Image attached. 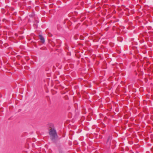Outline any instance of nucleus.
Here are the masks:
<instances>
[{"label":"nucleus","instance_id":"obj_1","mask_svg":"<svg viewBox=\"0 0 153 153\" xmlns=\"http://www.w3.org/2000/svg\"><path fill=\"white\" fill-rule=\"evenodd\" d=\"M49 133L51 140L56 144L57 143L56 139L58 138V136L56 130L54 128L50 130Z\"/></svg>","mask_w":153,"mask_h":153},{"label":"nucleus","instance_id":"obj_2","mask_svg":"<svg viewBox=\"0 0 153 153\" xmlns=\"http://www.w3.org/2000/svg\"><path fill=\"white\" fill-rule=\"evenodd\" d=\"M112 139V137L111 135H110L107 137L106 141V144L110 147L111 144V140Z\"/></svg>","mask_w":153,"mask_h":153},{"label":"nucleus","instance_id":"obj_3","mask_svg":"<svg viewBox=\"0 0 153 153\" xmlns=\"http://www.w3.org/2000/svg\"><path fill=\"white\" fill-rule=\"evenodd\" d=\"M39 39H40L41 42L42 43H44L45 42V39L42 35H39Z\"/></svg>","mask_w":153,"mask_h":153},{"label":"nucleus","instance_id":"obj_4","mask_svg":"<svg viewBox=\"0 0 153 153\" xmlns=\"http://www.w3.org/2000/svg\"><path fill=\"white\" fill-rule=\"evenodd\" d=\"M136 99L137 100H134V105L135 104H136V106H137L139 105V102L138 100V98H137L136 99L134 98V100Z\"/></svg>","mask_w":153,"mask_h":153},{"label":"nucleus","instance_id":"obj_5","mask_svg":"<svg viewBox=\"0 0 153 153\" xmlns=\"http://www.w3.org/2000/svg\"><path fill=\"white\" fill-rule=\"evenodd\" d=\"M35 13L34 12H33L31 13L29 15V16L30 17H33L35 16Z\"/></svg>","mask_w":153,"mask_h":153},{"label":"nucleus","instance_id":"obj_6","mask_svg":"<svg viewBox=\"0 0 153 153\" xmlns=\"http://www.w3.org/2000/svg\"><path fill=\"white\" fill-rule=\"evenodd\" d=\"M39 22V21L37 20H35L34 22V24L36 26L37 25L38 23Z\"/></svg>","mask_w":153,"mask_h":153},{"label":"nucleus","instance_id":"obj_7","mask_svg":"<svg viewBox=\"0 0 153 153\" xmlns=\"http://www.w3.org/2000/svg\"><path fill=\"white\" fill-rule=\"evenodd\" d=\"M61 28L62 27L60 25L58 24L57 25V28L59 30H61Z\"/></svg>","mask_w":153,"mask_h":153},{"label":"nucleus","instance_id":"obj_8","mask_svg":"<svg viewBox=\"0 0 153 153\" xmlns=\"http://www.w3.org/2000/svg\"><path fill=\"white\" fill-rule=\"evenodd\" d=\"M134 53L137 54L138 53V51H137V48L134 47Z\"/></svg>","mask_w":153,"mask_h":153},{"label":"nucleus","instance_id":"obj_9","mask_svg":"<svg viewBox=\"0 0 153 153\" xmlns=\"http://www.w3.org/2000/svg\"><path fill=\"white\" fill-rule=\"evenodd\" d=\"M140 146L138 145H134V149L139 148Z\"/></svg>","mask_w":153,"mask_h":153},{"label":"nucleus","instance_id":"obj_10","mask_svg":"<svg viewBox=\"0 0 153 153\" xmlns=\"http://www.w3.org/2000/svg\"><path fill=\"white\" fill-rule=\"evenodd\" d=\"M49 126L50 127H52L53 126V125L52 123L49 124Z\"/></svg>","mask_w":153,"mask_h":153},{"label":"nucleus","instance_id":"obj_11","mask_svg":"<svg viewBox=\"0 0 153 153\" xmlns=\"http://www.w3.org/2000/svg\"><path fill=\"white\" fill-rule=\"evenodd\" d=\"M111 148L113 149H114V148H113L112 147H111Z\"/></svg>","mask_w":153,"mask_h":153},{"label":"nucleus","instance_id":"obj_12","mask_svg":"<svg viewBox=\"0 0 153 153\" xmlns=\"http://www.w3.org/2000/svg\"><path fill=\"white\" fill-rule=\"evenodd\" d=\"M59 153H64L62 152H60Z\"/></svg>","mask_w":153,"mask_h":153},{"label":"nucleus","instance_id":"obj_13","mask_svg":"<svg viewBox=\"0 0 153 153\" xmlns=\"http://www.w3.org/2000/svg\"><path fill=\"white\" fill-rule=\"evenodd\" d=\"M152 72L153 73V70L152 71Z\"/></svg>","mask_w":153,"mask_h":153},{"label":"nucleus","instance_id":"obj_14","mask_svg":"<svg viewBox=\"0 0 153 153\" xmlns=\"http://www.w3.org/2000/svg\"><path fill=\"white\" fill-rule=\"evenodd\" d=\"M132 48H133V46H132Z\"/></svg>","mask_w":153,"mask_h":153}]
</instances>
